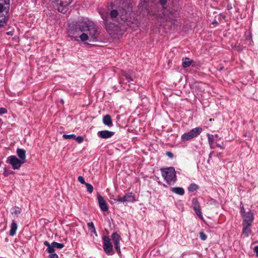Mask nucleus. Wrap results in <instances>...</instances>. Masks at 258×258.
I'll use <instances>...</instances> for the list:
<instances>
[{
	"label": "nucleus",
	"instance_id": "obj_9",
	"mask_svg": "<svg viewBox=\"0 0 258 258\" xmlns=\"http://www.w3.org/2000/svg\"><path fill=\"white\" fill-rule=\"evenodd\" d=\"M111 239L114 245L115 249L119 254L121 253L119 243L121 240L120 236L116 232H113L111 236Z\"/></svg>",
	"mask_w": 258,
	"mask_h": 258
},
{
	"label": "nucleus",
	"instance_id": "obj_34",
	"mask_svg": "<svg viewBox=\"0 0 258 258\" xmlns=\"http://www.w3.org/2000/svg\"><path fill=\"white\" fill-rule=\"evenodd\" d=\"M78 180L82 184H86L87 183L85 182V180H84V178L83 176H80L78 177Z\"/></svg>",
	"mask_w": 258,
	"mask_h": 258
},
{
	"label": "nucleus",
	"instance_id": "obj_29",
	"mask_svg": "<svg viewBox=\"0 0 258 258\" xmlns=\"http://www.w3.org/2000/svg\"><path fill=\"white\" fill-rule=\"evenodd\" d=\"M85 185H86V186L87 187L88 191L89 193H92L93 192V186L91 184L88 183H87L85 184Z\"/></svg>",
	"mask_w": 258,
	"mask_h": 258
},
{
	"label": "nucleus",
	"instance_id": "obj_41",
	"mask_svg": "<svg viewBox=\"0 0 258 258\" xmlns=\"http://www.w3.org/2000/svg\"><path fill=\"white\" fill-rule=\"evenodd\" d=\"M166 155L170 158H172L173 157V154L171 152H167Z\"/></svg>",
	"mask_w": 258,
	"mask_h": 258
},
{
	"label": "nucleus",
	"instance_id": "obj_45",
	"mask_svg": "<svg viewBox=\"0 0 258 258\" xmlns=\"http://www.w3.org/2000/svg\"><path fill=\"white\" fill-rule=\"evenodd\" d=\"M7 34L10 36H12L14 34V32L13 31H9L7 32Z\"/></svg>",
	"mask_w": 258,
	"mask_h": 258
},
{
	"label": "nucleus",
	"instance_id": "obj_39",
	"mask_svg": "<svg viewBox=\"0 0 258 258\" xmlns=\"http://www.w3.org/2000/svg\"><path fill=\"white\" fill-rule=\"evenodd\" d=\"M246 213H245L244 207L242 206V207L240 208V214L241 215V216H242L243 215L245 214Z\"/></svg>",
	"mask_w": 258,
	"mask_h": 258
},
{
	"label": "nucleus",
	"instance_id": "obj_32",
	"mask_svg": "<svg viewBox=\"0 0 258 258\" xmlns=\"http://www.w3.org/2000/svg\"><path fill=\"white\" fill-rule=\"evenodd\" d=\"M75 140H76V141L78 143H81L83 142L84 141V138L81 137V136H78V137H75Z\"/></svg>",
	"mask_w": 258,
	"mask_h": 258
},
{
	"label": "nucleus",
	"instance_id": "obj_10",
	"mask_svg": "<svg viewBox=\"0 0 258 258\" xmlns=\"http://www.w3.org/2000/svg\"><path fill=\"white\" fill-rule=\"evenodd\" d=\"M97 200L101 210L103 212L107 211L108 210V205L103 197L100 195H98Z\"/></svg>",
	"mask_w": 258,
	"mask_h": 258
},
{
	"label": "nucleus",
	"instance_id": "obj_23",
	"mask_svg": "<svg viewBox=\"0 0 258 258\" xmlns=\"http://www.w3.org/2000/svg\"><path fill=\"white\" fill-rule=\"evenodd\" d=\"M21 212V209L18 207H15L11 209V213L12 215H18Z\"/></svg>",
	"mask_w": 258,
	"mask_h": 258
},
{
	"label": "nucleus",
	"instance_id": "obj_13",
	"mask_svg": "<svg viewBox=\"0 0 258 258\" xmlns=\"http://www.w3.org/2000/svg\"><path fill=\"white\" fill-rule=\"evenodd\" d=\"M17 154L20 160L24 163L26 162V151L23 149L18 148L17 149Z\"/></svg>",
	"mask_w": 258,
	"mask_h": 258
},
{
	"label": "nucleus",
	"instance_id": "obj_20",
	"mask_svg": "<svg viewBox=\"0 0 258 258\" xmlns=\"http://www.w3.org/2000/svg\"><path fill=\"white\" fill-rule=\"evenodd\" d=\"M17 229V224L15 222L13 221L11 224V229H10V235L14 236L16 234Z\"/></svg>",
	"mask_w": 258,
	"mask_h": 258
},
{
	"label": "nucleus",
	"instance_id": "obj_2",
	"mask_svg": "<svg viewBox=\"0 0 258 258\" xmlns=\"http://www.w3.org/2000/svg\"><path fill=\"white\" fill-rule=\"evenodd\" d=\"M87 31L90 36V40L96 42L98 40L99 33L95 23L88 19L77 23L75 28H70L68 31L69 36L74 40L79 41L78 38L82 32Z\"/></svg>",
	"mask_w": 258,
	"mask_h": 258
},
{
	"label": "nucleus",
	"instance_id": "obj_19",
	"mask_svg": "<svg viewBox=\"0 0 258 258\" xmlns=\"http://www.w3.org/2000/svg\"><path fill=\"white\" fill-rule=\"evenodd\" d=\"M192 60L190 59L188 57L183 58L182 59V67L184 68L188 67L192 62Z\"/></svg>",
	"mask_w": 258,
	"mask_h": 258
},
{
	"label": "nucleus",
	"instance_id": "obj_4",
	"mask_svg": "<svg viewBox=\"0 0 258 258\" xmlns=\"http://www.w3.org/2000/svg\"><path fill=\"white\" fill-rule=\"evenodd\" d=\"M202 132V128L201 127H197L192 129L189 132L184 133L181 136L182 141L185 142L189 141L199 136Z\"/></svg>",
	"mask_w": 258,
	"mask_h": 258
},
{
	"label": "nucleus",
	"instance_id": "obj_43",
	"mask_svg": "<svg viewBox=\"0 0 258 258\" xmlns=\"http://www.w3.org/2000/svg\"><path fill=\"white\" fill-rule=\"evenodd\" d=\"M5 18L0 20V27L3 26L4 24L5 23Z\"/></svg>",
	"mask_w": 258,
	"mask_h": 258
},
{
	"label": "nucleus",
	"instance_id": "obj_11",
	"mask_svg": "<svg viewBox=\"0 0 258 258\" xmlns=\"http://www.w3.org/2000/svg\"><path fill=\"white\" fill-rule=\"evenodd\" d=\"M242 217L243 218L242 224H248L251 225L254 219L253 215L251 212H247L245 214L243 215Z\"/></svg>",
	"mask_w": 258,
	"mask_h": 258
},
{
	"label": "nucleus",
	"instance_id": "obj_25",
	"mask_svg": "<svg viewBox=\"0 0 258 258\" xmlns=\"http://www.w3.org/2000/svg\"><path fill=\"white\" fill-rule=\"evenodd\" d=\"M207 136H208V142H209V145H213L214 144V140H215L214 136L213 135H210L209 134H208Z\"/></svg>",
	"mask_w": 258,
	"mask_h": 258
},
{
	"label": "nucleus",
	"instance_id": "obj_38",
	"mask_svg": "<svg viewBox=\"0 0 258 258\" xmlns=\"http://www.w3.org/2000/svg\"><path fill=\"white\" fill-rule=\"evenodd\" d=\"M7 112V110L5 108L0 107V115L6 113Z\"/></svg>",
	"mask_w": 258,
	"mask_h": 258
},
{
	"label": "nucleus",
	"instance_id": "obj_35",
	"mask_svg": "<svg viewBox=\"0 0 258 258\" xmlns=\"http://www.w3.org/2000/svg\"><path fill=\"white\" fill-rule=\"evenodd\" d=\"M159 3L164 9L166 8L165 6L167 3V0H159Z\"/></svg>",
	"mask_w": 258,
	"mask_h": 258
},
{
	"label": "nucleus",
	"instance_id": "obj_36",
	"mask_svg": "<svg viewBox=\"0 0 258 258\" xmlns=\"http://www.w3.org/2000/svg\"><path fill=\"white\" fill-rule=\"evenodd\" d=\"M9 8V7H7V6H5V5L0 3V13L3 12L5 9Z\"/></svg>",
	"mask_w": 258,
	"mask_h": 258
},
{
	"label": "nucleus",
	"instance_id": "obj_28",
	"mask_svg": "<svg viewBox=\"0 0 258 258\" xmlns=\"http://www.w3.org/2000/svg\"><path fill=\"white\" fill-rule=\"evenodd\" d=\"M123 76L125 78L126 80L128 82H131V81H133V79L132 78L131 75L127 73H124Z\"/></svg>",
	"mask_w": 258,
	"mask_h": 258
},
{
	"label": "nucleus",
	"instance_id": "obj_21",
	"mask_svg": "<svg viewBox=\"0 0 258 258\" xmlns=\"http://www.w3.org/2000/svg\"><path fill=\"white\" fill-rule=\"evenodd\" d=\"M87 226H88V227L89 230L91 232L95 233L96 235H97L96 229H95L94 224L92 222L88 223Z\"/></svg>",
	"mask_w": 258,
	"mask_h": 258
},
{
	"label": "nucleus",
	"instance_id": "obj_42",
	"mask_svg": "<svg viewBox=\"0 0 258 258\" xmlns=\"http://www.w3.org/2000/svg\"><path fill=\"white\" fill-rule=\"evenodd\" d=\"M44 245L46 246L47 248L51 246V244H50L47 241H45L44 242Z\"/></svg>",
	"mask_w": 258,
	"mask_h": 258
},
{
	"label": "nucleus",
	"instance_id": "obj_37",
	"mask_svg": "<svg viewBox=\"0 0 258 258\" xmlns=\"http://www.w3.org/2000/svg\"><path fill=\"white\" fill-rule=\"evenodd\" d=\"M50 254L49 255L48 257L49 258H58V256L57 254L52 252V253H49Z\"/></svg>",
	"mask_w": 258,
	"mask_h": 258
},
{
	"label": "nucleus",
	"instance_id": "obj_6",
	"mask_svg": "<svg viewBox=\"0 0 258 258\" xmlns=\"http://www.w3.org/2000/svg\"><path fill=\"white\" fill-rule=\"evenodd\" d=\"M53 3L56 4V8L58 11L62 14H65L68 10V6L71 3V2H68L67 1L59 2L58 0H55Z\"/></svg>",
	"mask_w": 258,
	"mask_h": 258
},
{
	"label": "nucleus",
	"instance_id": "obj_27",
	"mask_svg": "<svg viewBox=\"0 0 258 258\" xmlns=\"http://www.w3.org/2000/svg\"><path fill=\"white\" fill-rule=\"evenodd\" d=\"M64 139H75L76 136L74 134L66 135L64 134L62 136Z\"/></svg>",
	"mask_w": 258,
	"mask_h": 258
},
{
	"label": "nucleus",
	"instance_id": "obj_8",
	"mask_svg": "<svg viewBox=\"0 0 258 258\" xmlns=\"http://www.w3.org/2000/svg\"><path fill=\"white\" fill-rule=\"evenodd\" d=\"M192 207L198 217L201 220L203 219V214L201 212L200 205L198 201V198H195L192 199Z\"/></svg>",
	"mask_w": 258,
	"mask_h": 258
},
{
	"label": "nucleus",
	"instance_id": "obj_48",
	"mask_svg": "<svg viewBox=\"0 0 258 258\" xmlns=\"http://www.w3.org/2000/svg\"><path fill=\"white\" fill-rule=\"evenodd\" d=\"M214 139H215V138H216V139H217V138H218V135H214Z\"/></svg>",
	"mask_w": 258,
	"mask_h": 258
},
{
	"label": "nucleus",
	"instance_id": "obj_12",
	"mask_svg": "<svg viewBox=\"0 0 258 258\" xmlns=\"http://www.w3.org/2000/svg\"><path fill=\"white\" fill-rule=\"evenodd\" d=\"M114 134V132L107 130L99 131L97 133L98 137L102 139L110 138L112 137Z\"/></svg>",
	"mask_w": 258,
	"mask_h": 258
},
{
	"label": "nucleus",
	"instance_id": "obj_40",
	"mask_svg": "<svg viewBox=\"0 0 258 258\" xmlns=\"http://www.w3.org/2000/svg\"><path fill=\"white\" fill-rule=\"evenodd\" d=\"M253 251L255 253L256 256H258V245H256V246L254 247Z\"/></svg>",
	"mask_w": 258,
	"mask_h": 258
},
{
	"label": "nucleus",
	"instance_id": "obj_18",
	"mask_svg": "<svg viewBox=\"0 0 258 258\" xmlns=\"http://www.w3.org/2000/svg\"><path fill=\"white\" fill-rule=\"evenodd\" d=\"M123 201L124 202H133L135 201V198L132 193H128L124 195L123 197Z\"/></svg>",
	"mask_w": 258,
	"mask_h": 258
},
{
	"label": "nucleus",
	"instance_id": "obj_46",
	"mask_svg": "<svg viewBox=\"0 0 258 258\" xmlns=\"http://www.w3.org/2000/svg\"><path fill=\"white\" fill-rule=\"evenodd\" d=\"M216 146L218 147H219L220 149H224V147H222L221 145H220V144H216Z\"/></svg>",
	"mask_w": 258,
	"mask_h": 258
},
{
	"label": "nucleus",
	"instance_id": "obj_24",
	"mask_svg": "<svg viewBox=\"0 0 258 258\" xmlns=\"http://www.w3.org/2000/svg\"><path fill=\"white\" fill-rule=\"evenodd\" d=\"M198 185L195 183H192L189 185L188 187V190L190 192H194L198 189Z\"/></svg>",
	"mask_w": 258,
	"mask_h": 258
},
{
	"label": "nucleus",
	"instance_id": "obj_15",
	"mask_svg": "<svg viewBox=\"0 0 258 258\" xmlns=\"http://www.w3.org/2000/svg\"><path fill=\"white\" fill-rule=\"evenodd\" d=\"M171 190L173 193L177 195L182 196L184 194V190L182 187H174L171 188Z\"/></svg>",
	"mask_w": 258,
	"mask_h": 258
},
{
	"label": "nucleus",
	"instance_id": "obj_44",
	"mask_svg": "<svg viewBox=\"0 0 258 258\" xmlns=\"http://www.w3.org/2000/svg\"><path fill=\"white\" fill-rule=\"evenodd\" d=\"M115 200L119 202L124 203V201H123V198H119Z\"/></svg>",
	"mask_w": 258,
	"mask_h": 258
},
{
	"label": "nucleus",
	"instance_id": "obj_3",
	"mask_svg": "<svg viewBox=\"0 0 258 258\" xmlns=\"http://www.w3.org/2000/svg\"><path fill=\"white\" fill-rule=\"evenodd\" d=\"M161 172L162 177L169 185H174L177 180L176 171L174 167H170L161 168Z\"/></svg>",
	"mask_w": 258,
	"mask_h": 258
},
{
	"label": "nucleus",
	"instance_id": "obj_31",
	"mask_svg": "<svg viewBox=\"0 0 258 258\" xmlns=\"http://www.w3.org/2000/svg\"><path fill=\"white\" fill-rule=\"evenodd\" d=\"M49 253L54 252L55 251L54 247L53 245V242L51 243V246L48 247L46 250Z\"/></svg>",
	"mask_w": 258,
	"mask_h": 258
},
{
	"label": "nucleus",
	"instance_id": "obj_17",
	"mask_svg": "<svg viewBox=\"0 0 258 258\" xmlns=\"http://www.w3.org/2000/svg\"><path fill=\"white\" fill-rule=\"evenodd\" d=\"M103 123L107 126H111L112 125L111 116L109 115H106L103 118Z\"/></svg>",
	"mask_w": 258,
	"mask_h": 258
},
{
	"label": "nucleus",
	"instance_id": "obj_1",
	"mask_svg": "<svg viewBox=\"0 0 258 258\" xmlns=\"http://www.w3.org/2000/svg\"><path fill=\"white\" fill-rule=\"evenodd\" d=\"M132 12V5L125 4L118 11L113 10L109 14L107 12H99V14L103 20V23L107 32L110 35H114L118 32L120 25L129 20Z\"/></svg>",
	"mask_w": 258,
	"mask_h": 258
},
{
	"label": "nucleus",
	"instance_id": "obj_16",
	"mask_svg": "<svg viewBox=\"0 0 258 258\" xmlns=\"http://www.w3.org/2000/svg\"><path fill=\"white\" fill-rule=\"evenodd\" d=\"M251 225L248 224H242V232L246 237H247L251 232L250 227Z\"/></svg>",
	"mask_w": 258,
	"mask_h": 258
},
{
	"label": "nucleus",
	"instance_id": "obj_47",
	"mask_svg": "<svg viewBox=\"0 0 258 258\" xmlns=\"http://www.w3.org/2000/svg\"><path fill=\"white\" fill-rule=\"evenodd\" d=\"M210 147L211 149H215V147L214 146L213 144L212 145H210Z\"/></svg>",
	"mask_w": 258,
	"mask_h": 258
},
{
	"label": "nucleus",
	"instance_id": "obj_14",
	"mask_svg": "<svg viewBox=\"0 0 258 258\" xmlns=\"http://www.w3.org/2000/svg\"><path fill=\"white\" fill-rule=\"evenodd\" d=\"M178 14L172 12H169L167 16H165V17L168 21L171 22L172 24H174V21L176 20Z\"/></svg>",
	"mask_w": 258,
	"mask_h": 258
},
{
	"label": "nucleus",
	"instance_id": "obj_7",
	"mask_svg": "<svg viewBox=\"0 0 258 258\" xmlns=\"http://www.w3.org/2000/svg\"><path fill=\"white\" fill-rule=\"evenodd\" d=\"M102 239L103 249L107 254H109L113 251V246L110 239L108 236H104Z\"/></svg>",
	"mask_w": 258,
	"mask_h": 258
},
{
	"label": "nucleus",
	"instance_id": "obj_30",
	"mask_svg": "<svg viewBox=\"0 0 258 258\" xmlns=\"http://www.w3.org/2000/svg\"><path fill=\"white\" fill-rule=\"evenodd\" d=\"M200 238L202 240H206L207 239V236L206 234L203 232H200L199 233Z\"/></svg>",
	"mask_w": 258,
	"mask_h": 258
},
{
	"label": "nucleus",
	"instance_id": "obj_26",
	"mask_svg": "<svg viewBox=\"0 0 258 258\" xmlns=\"http://www.w3.org/2000/svg\"><path fill=\"white\" fill-rule=\"evenodd\" d=\"M53 245L54 248L56 247L58 249H61L64 246V245L63 243H59L56 242H53Z\"/></svg>",
	"mask_w": 258,
	"mask_h": 258
},
{
	"label": "nucleus",
	"instance_id": "obj_22",
	"mask_svg": "<svg viewBox=\"0 0 258 258\" xmlns=\"http://www.w3.org/2000/svg\"><path fill=\"white\" fill-rule=\"evenodd\" d=\"M79 37L80 38L82 41H85L89 40V37L90 38V36L88 33L86 34L85 33H83L81 34H80Z\"/></svg>",
	"mask_w": 258,
	"mask_h": 258
},
{
	"label": "nucleus",
	"instance_id": "obj_49",
	"mask_svg": "<svg viewBox=\"0 0 258 258\" xmlns=\"http://www.w3.org/2000/svg\"><path fill=\"white\" fill-rule=\"evenodd\" d=\"M224 67H221L220 69V70H222V69H223Z\"/></svg>",
	"mask_w": 258,
	"mask_h": 258
},
{
	"label": "nucleus",
	"instance_id": "obj_33",
	"mask_svg": "<svg viewBox=\"0 0 258 258\" xmlns=\"http://www.w3.org/2000/svg\"><path fill=\"white\" fill-rule=\"evenodd\" d=\"M10 0H0V3L7 6V7H9Z\"/></svg>",
	"mask_w": 258,
	"mask_h": 258
},
{
	"label": "nucleus",
	"instance_id": "obj_5",
	"mask_svg": "<svg viewBox=\"0 0 258 258\" xmlns=\"http://www.w3.org/2000/svg\"><path fill=\"white\" fill-rule=\"evenodd\" d=\"M7 162L12 166L14 170L19 169L21 165L24 164L16 156L11 155L7 158Z\"/></svg>",
	"mask_w": 258,
	"mask_h": 258
}]
</instances>
